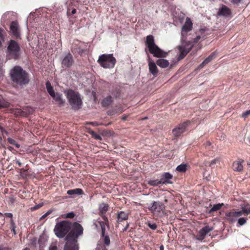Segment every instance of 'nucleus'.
Wrapping results in <instances>:
<instances>
[{
  "label": "nucleus",
  "instance_id": "obj_1",
  "mask_svg": "<svg viewBox=\"0 0 250 250\" xmlns=\"http://www.w3.org/2000/svg\"><path fill=\"white\" fill-rule=\"evenodd\" d=\"M193 23L190 19L187 17L186 21L182 28V39L181 44L177 46L179 50V55H178L177 60L180 61L183 59L188 53L191 50L194 46V43L191 41H186L184 40L186 34L191 30L192 28Z\"/></svg>",
  "mask_w": 250,
  "mask_h": 250
},
{
  "label": "nucleus",
  "instance_id": "obj_2",
  "mask_svg": "<svg viewBox=\"0 0 250 250\" xmlns=\"http://www.w3.org/2000/svg\"><path fill=\"white\" fill-rule=\"evenodd\" d=\"M71 230L66 237V242L64 250H78L77 238L79 236L83 234V228L80 224L76 222L71 225Z\"/></svg>",
  "mask_w": 250,
  "mask_h": 250
},
{
  "label": "nucleus",
  "instance_id": "obj_3",
  "mask_svg": "<svg viewBox=\"0 0 250 250\" xmlns=\"http://www.w3.org/2000/svg\"><path fill=\"white\" fill-rule=\"evenodd\" d=\"M13 82L18 85H23L29 82L28 74L19 66H16L10 71Z\"/></svg>",
  "mask_w": 250,
  "mask_h": 250
},
{
  "label": "nucleus",
  "instance_id": "obj_4",
  "mask_svg": "<svg viewBox=\"0 0 250 250\" xmlns=\"http://www.w3.org/2000/svg\"><path fill=\"white\" fill-rule=\"evenodd\" d=\"M146 43L149 52L154 57L164 58L167 56V53L161 49L155 44L154 37L152 35H149L146 37Z\"/></svg>",
  "mask_w": 250,
  "mask_h": 250
},
{
  "label": "nucleus",
  "instance_id": "obj_5",
  "mask_svg": "<svg viewBox=\"0 0 250 250\" xmlns=\"http://www.w3.org/2000/svg\"><path fill=\"white\" fill-rule=\"evenodd\" d=\"M67 98L72 108L74 110L79 109L82 105V99L79 92L72 90L65 92Z\"/></svg>",
  "mask_w": 250,
  "mask_h": 250
},
{
  "label": "nucleus",
  "instance_id": "obj_6",
  "mask_svg": "<svg viewBox=\"0 0 250 250\" xmlns=\"http://www.w3.org/2000/svg\"><path fill=\"white\" fill-rule=\"evenodd\" d=\"M97 62L104 68H112L114 67L116 60L112 54H104L99 56Z\"/></svg>",
  "mask_w": 250,
  "mask_h": 250
},
{
  "label": "nucleus",
  "instance_id": "obj_7",
  "mask_svg": "<svg viewBox=\"0 0 250 250\" xmlns=\"http://www.w3.org/2000/svg\"><path fill=\"white\" fill-rule=\"evenodd\" d=\"M71 223L67 221H62L55 225L54 231L59 238H63L70 230Z\"/></svg>",
  "mask_w": 250,
  "mask_h": 250
},
{
  "label": "nucleus",
  "instance_id": "obj_8",
  "mask_svg": "<svg viewBox=\"0 0 250 250\" xmlns=\"http://www.w3.org/2000/svg\"><path fill=\"white\" fill-rule=\"evenodd\" d=\"M20 47L19 44L14 40L9 42L7 46V56L9 59H17L20 56Z\"/></svg>",
  "mask_w": 250,
  "mask_h": 250
},
{
  "label": "nucleus",
  "instance_id": "obj_9",
  "mask_svg": "<svg viewBox=\"0 0 250 250\" xmlns=\"http://www.w3.org/2000/svg\"><path fill=\"white\" fill-rule=\"evenodd\" d=\"M148 209L154 215L160 216L165 212V205L160 201H153L151 206L148 207Z\"/></svg>",
  "mask_w": 250,
  "mask_h": 250
},
{
  "label": "nucleus",
  "instance_id": "obj_10",
  "mask_svg": "<svg viewBox=\"0 0 250 250\" xmlns=\"http://www.w3.org/2000/svg\"><path fill=\"white\" fill-rule=\"evenodd\" d=\"M213 228L208 226H206L201 229L197 235L196 236V239L197 240L202 241L205 238L206 236L211 231H212Z\"/></svg>",
  "mask_w": 250,
  "mask_h": 250
},
{
  "label": "nucleus",
  "instance_id": "obj_11",
  "mask_svg": "<svg viewBox=\"0 0 250 250\" xmlns=\"http://www.w3.org/2000/svg\"><path fill=\"white\" fill-rule=\"evenodd\" d=\"M74 63V60L72 56L70 54H67L62 61L63 67H70Z\"/></svg>",
  "mask_w": 250,
  "mask_h": 250
},
{
  "label": "nucleus",
  "instance_id": "obj_12",
  "mask_svg": "<svg viewBox=\"0 0 250 250\" xmlns=\"http://www.w3.org/2000/svg\"><path fill=\"white\" fill-rule=\"evenodd\" d=\"M188 123H184L179 125L177 127L173 129L172 132L174 136H179L184 133L186 129Z\"/></svg>",
  "mask_w": 250,
  "mask_h": 250
},
{
  "label": "nucleus",
  "instance_id": "obj_13",
  "mask_svg": "<svg viewBox=\"0 0 250 250\" xmlns=\"http://www.w3.org/2000/svg\"><path fill=\"white\" fill-rule=\"evenodd\" d=\"M10 31L16 37L20 36L19 25L17 22L13 21L10 26Z\"/></svg>",
  "mask_w": 250,
  "mask_h": 250
},
{
  "label": "nucleus",
  "instance_id": "obj_14",
  "mask_svg": "<svg viewBox=\"0 0 250 250\" xmlns=\"http://www.w3.org/2000/svg\"><path fill=\"white\" fill-rule=\"evenodd\" d=\"M148 67L149 72L154 76H156L158 73V68L156 63L153 60L149 59Z\"/></svg>",
  "mask_w": 250,
  "mask_h": 250
},
{
  "label": "nucleus",
  "instance_id": "obj_15",
  "mask_svg": "<svg viewBox=\"0 0 250 250\" xmlns=\"http://www.w3.org/2000/svg\"><path fill=\"white\" fill-rule=\"evenodd\" d=\"M52 97L55 104H58L59 106L63 105L65 103V100L62 98V95L60 93H56Z\"/></svg>",
  "mask_w": 250,
  "mask_h": 250
},
{
  "label": "nucleus",
  "instance_id": "obj_16",
  "mask_svg": "<svg viewBox=\"0 0 250 250\" xmlns=\"http://www.w3.org/2000/svg\"><path fill=\"white\" fill-rule=\"evenodd\" d=\"M231 14L230 9L225 5H223L219 10L218 15L224 17H228Z\"/></svg>",
  "mask_w": 250,
  "mask_h": 250
},
{
  "label": "nucleus",
  "instance_id": "obj_17",
  "mask_svg": "<svg viewBox=\"0 0 250 250\" xmlns=\"http://www.w3.org/2000/svg\"><path fill=\"white\" fill-rule=\"evenodd\" d=\"M172 178V175L168 172H166L163 174L161 180L163 184H171L170 180Z\"/></svg>",
  "mask_w": 250,
  "mask_h": 250
},
{
  "label": "nucleus",
  "instance_id": "obj_18",
  "mask_svg": "<svg viewBox=\"0 0 250 250\" xmlns=\"http://www.w3.org/2000/svg\"><path fill=\"white\" fill-rule=\"evenodd\" d=\"M216 53L213 52L212 53L208 58H207L202 63L199 65L200 68H203L205 65L209 63L211 61H212L213 59L215 58L216 56Z\"/></svg>",
  "mask_w": 250,
  "mask_h": 250
},
{
  "label": "nucleus",
  "instance_id": "obj_19",
  "mask_svg": "<svg viewBox=\"0 0 250 250\" xmlns=\"http://www.w3.org/2000/svg\"><path fill=\"white\" fill-rule=\"evenodd\" d=\"M243 161H238L234 162L233 163L232 168L235 171H241L243 169V167L242 166V162Z\"/></svg>",
  "mask_w": 250,
  "mask_h": 250
},
{
  "label": "nucleus",
  "instance_id": "obj_20",
  "mask_svg": "<svg viewBox=\"0 0 250 250\" xmlns=\"http://www.w3.org/2000/svg\"><path fill=\"white\" fill-rule=\"evenodd\" d=\"M156 64L161 68H166L168 66L169 62L166 59H160L156 61Z\"/></svg>",
  "mask_w": 250,
  "mask_h": 250
},
{
  "label": "nucleus",
  "instance_id": "obj_21",
  "mask_svg": "<svg viewBox=\"0 0 250 250\" xmlns=\"http://www.w3.org/2000/svg\"><path fill=\"white\" fill-rule=\"evenodd\" d=\"M128 217V213L125 211H120L118 214L117 221L118 222H122L124 220H127Z\"/></svg>",
  "mask_w": 250,
  "mask_h": 250
},
{
  "label": "nucleus",
  "instance_id": "obj_22",
  "mask_svg": "<svg viewBox=\"0 0 250 250\" xmlns=\"http://www.w3.org/2000/svg\"><path fill=\"white\" fill-rule=\"evenodd\" d=\"M67 193L70 195H82L83 194V191L81 188H75L67 190Z\"/></svg>",
  "mask_w": 250,
  "mask_h": 250
},
{
  "label": "nucleus",
  "instance_id": "obj_23",
  "mask_svg": "<svg viewBox=\"0 0 250 250\" xmlns=\"http://www.w3.org/2000/svg\"><path fill=\"white\" fill-rule=\"evenodd\" d=\"M46 87L48 93L51 97H52L54 95H55L56 93L55 92L53 87L51 86V84L49 81H47L46 83Z\"/></svg>",
  "mask_w": 250,
  "mask_h": 250
},
{
  "label": "nucleus",
  "instance_id": "obj_24",
  "mask_svg": "<svg viewBox=\"0 0 250 250\" xmlns=\"http://www.w3.org/2000/svg\"><path fill=\"white\" fill-rule=\"evenodd\" d=\"M112 101L113 99L112 97L108 96L103 100L102 104L104 106H108L112 103Z\"/></svg>",
  "mask_w": 250,
  "mask_h": 250
},
{
  "label": "nucleus",
  "instance_id": "obj_25",
  "mask_svg": "<svg viewBox=\"0 0 250 250\" xmlns=\"http://www.w3.org/2000/svg\"><path fill=\"white\" fill-rule=\"evenodd\" d=\"M226 218L228 220L233 222L235 220V216L234 214V212H229L226 213Z\"/></svg>",
  "mask_w": 250,
  "mask_h": 250
},
{
  "label": "nucleus",
  "instance_id": "obj_26",
  "mask_svg": "<svg viewBox=\"0 0 250 250\" xmlns=\"http://www.w3.org/2000/svg\"><path fill=\"white\" fill-rule=\"evenodd\" d=\"M162 180H149L148 184L152 186H159L160 185H162Z\"/></svg>",
  "mask_w": 250,
  "mask_h": 250
},
{
  "label": "nucleus",
  "instance_id": "obj_27",
  "mask_svg": "<svg viewBox=\"0 0 250 250\" xmlns=\"http://www.w3.org/2000/svg\"><path fill=\"white\" fill-rule=\"evenodd\" d=\"M188 166L187 164H181L177 167L176 170L180 172H185Z\"/></svg>",
  "mask_w": 250,
  "mask_h": 250
},
{
  "label": "nucleus",
  "instance_id": "obj_28",
  "mask_svg": "<svg viewBox=\"0 0 250 250\" xmlns=\"http://www.w3.org/2000/svg\"><path fill=\"white\" fill-rule=\"evenodd\" d=\"M223 206V204H217L214 205L212 208L209 211V213H211L212 212L216 211L219 209H220L221 207Z\"/></svg>",
  "mask_w": 250,
  "mask_h": 250
},
{
  "label": "nucleus",
  "instance_id": "obj_29",
  "mask_svg": "<svg viewBox=\"0 0 250 250\" xmlns=\"http://www.w3.org/2000/svg\"><path fill=\"white\" fill-rule=\"evenodd\" d=\"M241 208L243 211L244 213H246L247 214L250 213V207L248 204L242 205L241 206Z\"/></svg>",
  "mask_w": 250,
  "mask_h": 250
},
{
  "label": "nucleus",
  "instance_id": "obj_30",
  "mask_svg": "<svg viewBox=\"0 0 250 250\" xmlns=\"http://www.w3.org/2000/svg\"><path fill=\"white\" fill-rule=\"evenodd\" d=\"M102 229V236H104L105 234V225H106L105 222L103 221H99L98 222Z\"/></svg>",
  "mask_w": 250,
  "mask_h": 250
},
{
  "label": "nucleus",
  "instance_id": "obj_31",
  "mask_svg": "<svg viewBox=\"0 0 250 250\" xmlns=\"http://www.w3.org/2000/svg\"><path fill=\"white\" fill-rule=\"evenodd\" d=\"M9 106V103L3 99H0V107H7Z\"/></svg>",
  "mask_w": 250,
  "mask_h": 250
},
{
  "label": "nucleus",
  "instance_id": "obj_32",
  "mask_svg": "<svg viewBox=\"0 0 250 250\" xmlns=\"http://www.w3.org/2000/svg\"><path fill=\"white\" fill-rule=\"evenodd\" d=\"M7 141L9 143H10L11 145H14L15 146H16V147H17V148L20 147V145L18 144V143H17V142L14 139L10 138H8L7 139Z\"/></svg>",
  "mask_w": 250,
  "mask_h": 250
},
{
  "label": "nucleus",
  "instance_id": "obj_33",
  "mask_svg": "<svg viewBox=\"0 0 250 250\" xmlns=\"http://www.w3.org/2000/svg\"><path fill=\"white\" fill-rule=\"evenodd\" d=\"M57 242L55 241L52 242L49 247V250H57Z\"/></svg>",
  "mask_w": 250,
  "mask_h": 250
},
{
  "label": "nucleus",
  "instance_id": "obj_34",
  "mask_svg": "<svg viewBox=\"0 0 250 250\" xmlns=\"http://www.w3.org/2000/svg\"><path fill=\"white\" fill-rule=\"evenodd\" d=\"M108 206L106 204H104L102 207H101V212L102 214L105 213L108 210Z\"/></svg>",
  "mask_w": 250,
  "mask_h": 250
},
{
  "label": "nucleus",
  "instance_id": "obj_35",
  "mask_svg": "<svg viewBox=\"0 0 250 250\" xmlns=\"http://www.w3.org/2000/svg\"><path fill=\"white\" fill-rule=\"evenodd\" d=\"M102 237H103L104 244L107 246H109L110 244V240L109 236L104 235V236Z\"/></svg>",
  "mask_w": 250,
  "mask_h": 250
},
{
  "label": "nucleus",
  "instance_id": "obj_36",
  "mask_svg": "<svg viewBox=\"0 0 250 250\" xmlns=\"http://www.w3.org/2000/svg\"><path fill=\"white\" fill-rule=\"evenodd\" d=\"M91 135L95 139H97V140H102L101 136H100L99 134L96 133L94 131L91 132Z\"/></svg>",
  "mask_w": 250,
  "mask_h": 250
},
{
  "label": "nucleus",
  "instance_id": "obj_37",
  "mask_svg": "<svg viewBox=\"0 0 250 250\" xmlns=\"http://www.w3.org/2000/svg\"><path fill=\"white\" fill-rule=\"evenodd\" d=\"M219 161H220L219 158H215L210 162L209 166L211 167L214 165L218 164L219 163Z\"/></svg>",
  "mask_w": 250,
  "mask_h": 250
},
{
  "label": "nucleus",
  "instance_id": "obj_38",
  "mask_svg": "<svg viewBox=\"0 0 250 250\" xmlns=\"http://www.w3.org/2000/svg\"><path fill=\"white\" fill-rule=\"evenodd\" d=\"M246 219L245 218L242 217L239 219L238 221V223L240 225H243L246 223Z\"/></svg>",
  "mask_w": 250,
  "mask_h": 250
},
{
  "label": "nucleus",
  "instance_id": "obj_39",
  "mask_svg": "<svg viewBox=\"0 0 250 250\" xmlns=\"http://www.w3.org/2000/svg\"><path fill=\"white\" fill-rule=\"evenodd\" d=\"M234 215L235 216V218L238 217L240 216H241L242 214H244L243 211L242 209V211H235L234 212ZM245 213H244L245 214Z\"/></svg>",
  "mask_w": 250,
  "mask_h": 250
},
{
  "label": "nucleus",
  "instance_id": "obj_40",
  "mask_svg": "<svg viewBox=\"0 0 250 250\" xmlns=\"http://www.w3.org/2000/svg\"><path fill=\"white\" fill-rule=\"evenodd\" d=\"M148 226L152 230H155L157 228V225L155 223H148Z\"/></svg>",
  "mask_w": 250,
  "mask_h": 250
},
{
  "label": "nucleus",
  "instance_id": "obj_41",
  "mask_svg": "<svg viewBox=\"0 0 250 250\" xmlns=\"http://www.w3.org/2000/svg\"><path fill=\"white\" fill-rule=\"evenodd\" d=\"M250 115V109L244 112L242 114V117L244 118H246Z\"/></svg>",
  "mask_w": 250,
  "mask_h": 250
},
{
  "label": "nucleus",
  "instance_id": "obj_42",
  "mask_svg": "<svg viewBox=\"0 0 250 250\" xmlns=\"http://www.w3.org/2000/svg\"><path fill=\"white\" fill-rule=\"evenodd\" d=\"M75 214L73 212H69L65 215V217L68 218H72L74 217Z\"/></svg>",
  "mask_w": 250,
  "mask_h": 250
},
{
  "label": "nucleus",
  "instance_id": "obj_43",
  "mask_svg": "<svg viewBox=\"0 0 250 250\" xmlns=\"http://www.w3.org/2000/svg\"><path fill=\"white\" fill-rule=\"evenodd\" d=\"M1 30L0 29V46L1 45L2 42L4 41V37L2 34Z\"/></svg>",
  "mask_w": 250,
  "mask_h": 250
},
{
  "label": "nucleus",
  "instance_id": "obj_44",
  "mask_svg": "<svg viewBox=\"0 0 250 250\" xmlns=\"http://www.w3.org/2000/svg\"><path fill=\"white\" fill-rule=\"evenodd\" d=\"M242 0H231V2L235 4H238Z\"/></svg>",
  "mask_w": 250,
  "mask_h": 250
},
{
  "label": "nucleus",
  "instance_id": "obj_45",
  "mask_svg": "<svg viewBox=\"0 0 250 250\" xmlns=\"http://www.w3.org/2000/svg\"><path fill=\"white\" fill-rule=\"evenodd\" d=\"M86 124H90L93 126H97L99 125V124H98L97 122H87L86 123Z\"/></svg>",
  "mask_w": 250,
  "mask_h": 250
},
{
  "label": "nucleus",
  "instance_id": "obj_46",
  "mask_svg": "<svg viewBox=\"0 0 250 250\" xmlns=\"http://www.w3.org/2000/svg\"><path fill=\"white\" fill-rule=\"evenodd\" d=\"M4 215L7 217H9V218H12L13 217V214L11 213H6L4 214Z\"/></svg>",
  "mask_w": 250,
  "mask_h": 250
},
{
  "label": "nucleus",
  "instance_id": "obj_47",
  "mask_svg": "<svg viewBox=\"0 0 250 250\" xmlns=\"http://www.w3.org/2000/svg\"><path fill=\"white\" fill-rule=\"evenodd\" d=\"M50 213V211H47L46 213H45L44 215H43L42 217H41V219L42 218H45V217H46L49 213Z\"/></svg>",
  "mask_w": 250,
  "mask_h": 250
},
{
  "label": "nucleus",
  "instance_id": "obj_48",
  "mask_svg": "<svg viewBox=\"0 0 250 250\" xmlns=\"http://www.w3.org/2000/svg\"><path fill=\"white\" fill-rule=\"evenodd\" d=\"M200 36H197V37L195 39V41H194V42H197L199 41V40H200Z\"/></svg>",
  "mask_w": 250,
  "mask_h": 250
},
{
  "label": "nucleus",
  "instance_id": "obj_49",
  "mask_svg": "<svg viewBox=\"0 0 250 250\" xmlns=\"http://www.w3.org/2000/svg\"><path fill=\"white\" fill-rule=\"evenodd\" d=\"M211 145V143L210 142H207L206 143V146H209Z\"/></svg>",
  "mask_w": 250,
  "mask_h": 250
},
{
  "label": "nucleus",
  "instance_id": "obj_50",
  "mask_svg": "<svg viewBox=\"0 0 250 250\" xmlns=\"http://www.w3.org/2000/svg\"><path fill=\"white\" fill-rule=\"evenodd\" d=\"M76 12V10L75 9H73L72 12H71L72 14H75Z\"/></svg>",
  "mask_w": 250,
  "mask_h": 250
},
{
  "label": "nucleus",
  "instance_id": "obj_51",
  "mask_svg": "<svg viewBox=\"0 0 250 250\" xmlns=\"http://www.w3.org/2000/svg\"><path fill=\"white\" fill-rule=\"evenodd\" d=\"M160 250H164V247L163 245H161L160 247Z\"/></svg>",
  "mask_w": 250,
  "mask_h": 250
},
{
  "label": "nucleus",
  "instance_id": "obj_52",
  "mask_svg": "<svg viewBox=\"0 0 250 250\" xmlns=\"http://www.w3.org/2000/svg\"><path fill=\"white\" fill-rule=\"evenodd\" d=\"M41 206H39V205H38V206H35V207L33 208H34V209H38V208H39V207H41Z\"/></svg>",
  "mask_w": 250,
  "mask_h": 250
},
{
  "label": "nucleus",
  "instance_id": "obj_53",
  "mask_svg": "<svg viewBox=\"0 0 250 250\" xmlns=\"http://www.w3.org/2000/svg\"><path fill=\"white\" fill-rule=\"evenodd\" d=\"M87 132L91 135V132H93V131L91 130L90 129H88Z\"/></svg>",
  "mask_w": 250,
  "mask_h": 250
},
{
  "label": "nucleus",
  "instance_id": "obj_54",
  "mask_svg": "<svg viewBox=\"0 0 250 250\" xmlns=\"http://www.w3.org/2000/svg\"><path fill=\"white\" fill-rule=\"evenodd\" d=\"M16 162H17V163L18 164L19 166L21 165V163H20V162L19 160L16 161Z\"/></svg>",
  "mask_w": 250,
  "mask_h": 250
},
{
  "label": "nucleus",
  "instance_id": "obj_55",
  "mask_svg": "<svg viewBox=\"0 0 250 250\" xmlns=\"http://www.w3.org/2000/svg\"><path fill=\"white\" fill-rule=\"evenodd\" d=\"M122 119H123L124 120H126V117H123L122 118Z\"/></svg>",
  "mask_w": 250,
  "mask_h": 250
},
{
  "label": "nucleus",
  "instance_id": "obj_56",
  "mask_svg": "<svg viewBox=\"0 0 250 250\" xmlns=\"http://www.w3.org/2000/svg\"><path fill=\"white\" fill-rule=\"evenodd\" d=\"M30 110L31 111L29 112V113H31L33 112V109L31 108Z\"/></svg>",
  "mask_w": 250,
  "mask_h": 250
},
{
  "label": "nucleus",
  "instance_id": "obj_57",
  "mask_svg": "<svg viewBox=\"0 0 250 250\" xmlns=\"http://www.w3.org/2000/svg\"><path fill=\"white\" fill-rule=\"evenodd\" d=\"M13 231H14V233H15V228H14V227H13Z\"/></svg>",
  "mask_w": 250,
  "mask_h": 250
},
{
  "label": "nucleus",
  "instance_id": "obj_58",
  "mask_svg": "<svg viewBox=\"0 0 250 250\" xmlns=\"http://www.w3.org/2000/svg\"><path fill=\"white\" fill-rule=\"evenodd\" d=\"M23 250H29V249L27 248H26Z\"/></svg>",
  "mask_w": 250,
  "mask_h": 250
},
{
  "label": "nucleus",
  "instance_id": "obj_59",
  "mask_svg": "<svg viewBox=\"0 0 250 250\" xmlns=\"http://www.w3.org/2000/svg\"><path fill=\"white\" fill-rule=\"evenodd\" d=\"M11 223L14 224L13 220H11Z\"/></svg>",
  "mask_w": 250,
  "mask_h": 250
},
{
  "label": "nucleus",
  "instance_id": "obj_60",
  "mask_svg": "<svg viewBox=\"0 0 250 250\" xmlns=\"http://www.w3.org/2000/svg\"><path fill=\"white\" fill-rule=\"evenodd\" d=\"M9 149H11V147H9Z\"/></svg>",
  "mask_w": 250,
  "mask_h": 250
},
{
  "label": "nucleus",
  "instance_id": "obj_61",
  "mask_svg": "<svg viewBox=\"0 0 250 250\" xmlns=\"http://www.w3.org/2000/svg\"><path fill=\"white\" fill-rule=\"evenodd\" d=\"M0 214H1V213L0 212Z\"/></svg>",
  "mask_w": 250,
  "mask_h": 250
}]
</instances>
